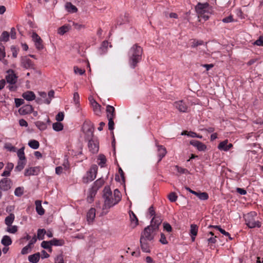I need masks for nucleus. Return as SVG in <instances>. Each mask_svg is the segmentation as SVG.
Instances as JSON below:
<instances>
[{
  "mask_svg": "<svg viewBox=\"0 0 263 263\" xmlns=\"http://www.w3.org/2000/svg\"><path fill=\"white\" fill-rule=\"evenodd\" d=\"M21 66L24 68L28 69L32 68L33 67V63L32 61L26 56L21 58Z\"/></svg>",
  "mask_w": 263,
  "mask_h": 263,
  "instance_id": "nucleus-10",
  "label": "nucleus"
},
{
  "mask_svg": "<svg viewBox=\"0 0 263 263\" xmlns=\"http://www.w3.org/2000/svg\"><path fill=\"white\" fill-rule=\"evenodd\" d=\"M54 91L53 90H51L48 92V98L44 100V103L49 104L51 102V99L54 97Z\"/></svg>",
  "mask_w": 263,
  "mask_h": 263,
  "instance_id": "nucleus-46",
  "label": "nucleus"
},
{
  "mask_svg": "<svg viewBox=\"0 0 263 263\" xmlns=\"http://www.w3.org/2000/svg\"><path fill=\"white\" fill-rule=\"evenodd\" d=\"M158 231L152 226L149 225L144 228L143 231L141 233L140 238L143 237L145 240L152 241L154 239L155 233Z\"/></svg>",
  "mask_w": 263,
  "mask_h": 263,
  "instance_id": "nucleus-4",
  "label": "nucleus"
},
{
  "mask_svg": "<svg viewBox=\"0 0 263 263\" xmlns=\"http://www.w3.org/2000/svg\"><path fill=\"white\" fill-rule=\"evenodd\" d=\"M257 213L255 212H251L244 215L246 224L251 229L260 228L261 223L259 220H256Z\"/></svg>",
  "mask_w": 263,
  "mask_h": 263,
  "instance_id": "nucleus-3",
  "label": "nucleus"
},
{
  "mask_svg": "<svg viewBox=\"0 0 263 263\" xmlns=\"http://www.w3.org/2000/svg\"><path fill=\"white\" fill-rule=\"evenodd\" d=\"M6 56L4 46L0 43V61L2 60Z\"/></svg>",
  "mask_w": 263,
  "mask_h": 263,
  "instance_id": "nucleus-51",
  "label": "nucleus"
},
{
  "mask_svg": "<svg viewBox=\"0 0 263 263\" xmlns=\"http://www.w3.org/2000/svg\"><path fill=\"white\" fill-rule=\"evenodd\" d=\"M4 147L10 152H14L16 151V148L10 143H6L5 144Z\"/></svg>",
  "mask_w": 263,
  "mask_h": 263,
  "instance_id": "nucleus-54",
  "label": "nucleus"
},
{
  "mask_svg": "<svg viewBox=\"0 0 263 263\" xmlns=\"http://www.w3.org/2000/svg\"><path fill=\"white\" fill-rule=\"evenodd\" d=\"M228 143V140H225L221 142L218 146V149L220 150L226 151V148H227Z\"/></svg>",
  "mask_w": 263,
  "mask_h": 263,
  "instance_id": "nucleus-49",
  "label": "nucleus"
},
{
  "mask_svg": "<svg viewBox=\"0 0 263 263\" xmlns=\"http://www.w3.org/2000/svg\"><path fill=\"white\" fill-rule=\"evenodd\" d=\"M46 233V232L44 229H39L37 232V238L39 240H42L44 239V235Z\"/></svg>",
  "mask_w": 263,
  "mask_h": 263,
  "instance_id": "nucleus-48",
  "label": "nucleus"
},
{
  "mask_svg": "<svg viewBox=\"0 0 263 263\" xmlns=\"http://www.w3.org/2000/svg\"><path fill=\"white\" fill-rule=\"evenodd\" d=\"M36 126L41 130H44L47 128V125L45 123L38 121L35 122Z\"/></svg>",
  "mask_w": 263,
  "mask_h": 263,
  "instance_id": "nucleus-42",
  "label": "nucleus"
},
{
  "mask_svg": "<svg viewBox=\"0 0 263 263\" xmlns=\"http://www.w3.org/2000/svg\"><path fill=\"white\" fill-rule=\"evenodd\" d=\"M190 144L195 147L199 151H205L206 149V146L199 141L192 140L190 141Z\"/></svg>",
  "mask_w": 263,
  "mask_h": 263,
  "instance_id": "nucleus-12",
  "label": "nucleus"
},
{
  "mask_svg": "<svg viewBox=\"0 0 263 263\" xmlns=\"http://www.w3.org/2000/svg\"><path fill=\"white\" fill-rule=\"evenodd\" d=\"M41 254L39 252H37L28 256V260L32 263H37L40 258Z\"/></svg>",
  "mask_w": 263,
  "mask_h": 263,
  "instance_id": "nucleus-25",
  "label": "nucleus"
},
{
  "mask_svg": "<svg viewBox=\"0 0 263 263\" xmlns=\"http://www.w3.org/2000/svg\"><path fill=\"white\" fill-rule=\"evenodd\" d=\"M50 244L52 246H62L64 245L65 241L62 239H57V238H53L52 239L50 240Z\"/></svg>",
  "mask_w": 263,
  "mask_h": 263,
  "instance_id": "nucleus-27",
  "label": "nucleus"
},
{
  "mask_svg": "<svg viewBox=\"0 0 263 263\" xmlns=\"http://www.w3.org/2000/svg\"><path fill=\"white\" fill-rule=\"evenodd\" d=\"M23 98L28 101H31L35 99V95L32 91H27L22 95Z\"/></svg>",
  "mask_w": 263,
  "mask_h": 263,
  "instance_id": "nucleus-20",
  "label": "nucleus"
},
{
  "mask_svg": "<svg viewBox=\"0 0 263 263\" xmlns=\"http://www.w3.org/2000/svg\"><path fill=\"white\" fill-rule=\"evenodd\" d=\"M63 125L60 122H57L52 124L53 129L57 132H60L63 130Z\"/></svg>",
  "mask_w": 263,
  "mask_h": 263,
  "instance_id": "nucleus-39",
  "label": "nucleus"
},
{
  "mask_svg": "<svg viewBox=\"0 0 263 263\" xmlns=\"http://www.w3.org/2000/svg\"><path fill=\"white\" fill-rule=\"evenodd\" d=\"M114 119H111L110 118V119H108V129L110 130H112L114 129Z\"/></svg>",
  "mask_w": 263,
  "mask_h": 263,
  "instance_id": "nucleus-61",
  "label": "nucleus"
},
{
  "mask_svg": "<svg viewBox=\"0 0 263 263\" xmlns=\"http://www.w3.org/2000/svg\"><path fill=\"white\" fill-rule=\"evenodd\" d=\"M24 147H23L20 148L17 152V155L19 158V160L26 161V157L24 154Z\"/></svg>",
  "mask_w": 263,
  "mask_h": 263,
  "instance_id": "nucleus-34",
  "label": "nucleus"
},
{
  "mask_svg": "<svg viewBox=\"0 0 263 263\" xmlns=\"http://www.w3.org/2000/svg\"><path fill=\"white\" fill-rule=\"evenodd\" d=\"M64 115L63 112H59L55 117V119L58 122H61L63 120Z\"/></svg>",
  "mask_w": 263,
  "mask_h": 263,
  "instance_id": "nucleus-59",
  "label": "nucleus"
},
{
  "mask_svg": "<svg viewBox=\"0 0 263 263\" xmlns=\"http://www.w3.org/2000/svg\"><path fill=\"white\" fill-rule=\"evenodd\" d=\"M41 247L45 249H50V246H51L50 244V240L49 241H43L41 245Z\"/></svg>",
  "mask_w": 263,
  "mask_h": 263,
  "instance_id": "nucleus-56",
  "label": "nucleus"
},
{
  "mask_svg": "<svg viewBox=\"0 0 263 263\" xmlns=\"http://www.w3.org/2000/svg\"><path fill=\"white\" fill-rule=\"evenodd\" d=\"M97 191L96 188L92 187L89 191V194L87 198V200L89 203H91L93 201L94 197L97 193Z\"/></svg>",
  "mask_w": 263,
  "mask_h": 263,
  "instance_id": "nucleus-26",
  "label": "nucleus"
},
{
  "mask_svg": "<svg viewBox=\"0 0 263 263\" xmlns=\"http://www.w3.org/2000/svg\"><path fill=\"white\" fill-rule=\"evenodd\" d=\"M129 213L132 222H135V224L133 227L134 228H135L138 224V219L136 215L135 214V213L133 211H130Z\"/></svg>",
  "mask_w": 263,
  "mask_h": 263,
  "instance_id": "nucleus-37",
  "label": "nucleus"
},
{
  "mask_svg": "<svg viewBox=\"0 0 263 263\" xmlns=\"http://www.w3.org/2000/svg\"><path fill=\"white\" fill-rule=\"evenodd\" d=\"M158 147V156L159 157L158 162L160 161L163 157L165 156L166 154V150L165 147L162 145H157Z\"/></svg>",
  "mask_w": 263,
  "mask_h": 263,
  "instance_id": "nucleus-23",
  "label": "nucleus"
},
{
  "mask_svg": "<svg viewBox=\"0 0 263 263\" xmlns=\"http://www.w3.org/2000/svg\"><path fill=\"white\" fill-rule=\"evenodd\" d=\"M14 167L12 163L9 162L5 167V171L2 174V176L8 177L10 175V172Z\"/></svg>",
  "mask_w": 263,
  "mask_h": 263,
  "instance_id": "nucleus-21",
  "label": "nucleus"
},
{
  "mask_svg": "<svg viewBox=\"0 0 263 263\" xmlns=\"http://www.w3.org/2000/svg\"><path fill=\"white\" fill-rule=\"evenodd\" d=\"M108 42L107 41H104L102 42L100 47L101 54H104L107 52Z\"/></svg>",
  "mask_w": 263,
  "mask_h": 263,
  "instance_id": "nucleus-44",
  "label": "nucleus"
},
{
  "mask_svg": "<svg viewBox=\"0 0 263 263\" xmlns=\"http://www.w3.org/2000/svg\"><path fill=\"white\" fill-rule=\"evenodd\" d=\"M14 101L16 107H20L24 103V100L22 99L15 98Z\"/></svg>",
  "mask_w": 263,
  "mask_h": 263,
  "instance_id": "nucleus-60",
  "label": "nucleus"
},
{
  "mask_svg": "<svg viewBox=\"0 0 263 263\" xmlns=\"http://www.w3.org/2000/svg\"><path fill=\"white\" fill-rule=\"evenodd\" d=\"M96 217V210L95 208L89 209L87 213V221L90 222H92Z\"/></svg>",
  "mask_w": 263,
  "mask_h": 263,
  "instance_id": "nucleus-24",
  "label": "nucleus"
},
{
  "mask_svg": "<svg viewBox=\"0 0 263 263\" xmlns=\"http://www.w3.org/2000/svg\"><path fill=\"white\" fill-rule=\"evenodd\" d=\"M209 6V5L208 3H205L203 4L198 3V4L195 7V10L196 12L198 13V16L200 14H203V13H206V11Z\"/></svg>",
  "mask_w": 263,
  "mask_h": 263,
  "instance_id": "nucleus-9",
  "label": "nucleus"
},
{
  "mask_svg": "<svg viewBox=\"0 0 263 263\" xmlns=\"http://www.w3.org/2000/svg\"><path fill=\"white\" fill-rule=\"evenodd\" d=\"M14 219V215L13 214H10L9 216L6 217L5 219V224L8 227L11 226Z\"/></svg>",
  "mask_w": 263,
  "mask_h": 263,
  "instance_id": "nucleus-33",
  "label": "nucleus"
},
{
  "mask_svg": "<svg viewBox=\"0 0 263 263\" xmlns=\"http://www.w3.org/2000/svg\"><path fill=\"white\" fill-rule=\"evenodd\" d=\"M163 228L164 230H166L168 232H170L172 230L171 226L167 222L163 223Z\"/></svg>",
  "mask_w": 263,
  "mask_h": 263,
  "instance_id": "nucleus-63",
  "label": "nucleus"
},
{
  "mask_svg": "<svg viewBox=\"0 0 263 263\" xmlns=\"http://www.w3.org/2000/svg\"><path fill=\"white\" fill-rule=\"evenodd\" d=\"M8 74L6 76L7 82L10 84H15L16 83L17 77L12 69L7 71Z\"/></svg>",
  "mask_w": 263,
  "mask_h": 263,
  "instance_id": "nucleus-7",
  "label": "nucleus"
},
{
  "mask_svg": "<svg viewBox=\"0 0 263 263\" xmlns=\"http://www.w3.org/2000/svg\"><path fill=\"white\" fill-rule=\"evenodd\" d=\"M9 34L7 31H4L0 36V42H7L9 39Z\"/></svg>",
  "mask_w": 263,
  "mask_h": 263,
  "instance_id": "nucleus-45",
  "label": "nucleus"
},
{
  "mask_svg": "<svg viewBox=\"0 0 263 263\" xmlns=\"http://www.w3.org/2000/svg\"><path fill=\"white\" fill-rule=\"evenodd\" d=\"M32 111L33 107L32 105L30 104L24 105L23 106L21 107L18 110L20 114L22 115L30 114L32 112Z\"/></svg>",
  "mask_w": 263,
  "mask_h": 263,
  "instance_id": "nucleus-15",
  "label": "nucleus"
},
{
  "mask_svg": "<svg viewBox=\"0 0 263 263\" xmlns=\"http://www.w3.org/2000/svg\"><path fill=\"white\" fill-rule=\"evenodd\" d=\"M12 181L10 179L4 178L0 180V190L3 191H7L11 189Z\"/></svg>",
  "mask_w": 263,
  "mask_h": 263,
  "instance_id": "nucleus-6",
  "label": "nucleus"
},
{
  "mask_svg": "<svg viewBox=\"0 0 263 263\" xmlns=\"http://www.w3.org/2000/svg\"><path fill=\"white\" fill-rule=\"evenodd\" d=\"M32 40L35 43V46L38 50H42L44 48L43 40L36 32H33L32 35Z\"/></svg>",
  "mask_w": 263,
  "mask_h": 263,
  "instance_id": "nucleus-8",
  "label": "nucleus"
},
{
  "mask_svg": "<svg viewBox=\"0 0 263 263\" xmlns=\"http://www.w3.org/2000/svg\"><path fill=\"white\" fill-rule=\"evenodd\" d=\"M174 105L180 112H185L188 111V106L182 100L175 102Z\"/></svg>",
  "mask_w": 263,
  "mask_h": 263,
  "instance_id": "nucleus-13",
  "label": "nucleus"
},
{
  "mask_svg": "<svg viewBox=\"0 0 263 263\" xmlns=\"http://www.w3.org/2000/svg\"><path fill=\"white\" fill-rule=\"evenodd\" d=\"M88 142V146L89 151L93 154L97 153L99 151V145L97 141L95 140H90Z\"/></svg>",
  "mask_w": 263,
  "mask_h": 263,
  "instance_id": "nucleus-14",
  "label": "nucleus"
},
{
  "mask_svg": "<svg viewBox=\"0 0 263 263\" xmlns=\"http://www.w3.org/2000/svg\"><path fill=\"white\" fill-rule=\"evenodd\" d=\"M65 8L70 13H74L78 11L77 7L70 2H68L65 4Z\"/></svg>",
  "mask_w": 263,
  "mask_h": 263,
  "instance_id": "nucleus-29",
  "label": "nucleus"
},
{
  "mask_svg": "<svg viewBox=\"0 0 263 263\" xmlns=\"http://www.w3.org/2000/svg\"><path fill=\"white\" fill-rule=\"evenodd\" d=\"M93 129H90L88 130H86L84 132V133L85 134V139L86 140L89 141L90 140H93Z\"/></svg>",
  "mask_w": 263,
  "mask_h": 263,
  "instance_id": "nucleus-31",
  "label": "nucleus"
},
{
  "mask_svg": "<svg viewBox=\"0 0 263 263\" xmlns=\"http://www.w3.org/2000/svg\"><path fill=\"white\" fill-rule=\"evenodd\" d=\"M97 169L98 167L96 165H92L86 176L83 177V182L84 183H87L93 180L96 177Z\"/></svg>",
  "mask_w": 263,
  "mask_h": 263,
  "instance_id": "nucleus-5",
  "label": "nucleus"
},
{
  "mask_svg": "<svg viewBox=\"0 0 263 263\" xmlns=\"http://www.w3.org/2000/svg\"><path fill=\"white\" fill-rule=\"evenodd\" d=\"M32 249V247L30 246V245H27L26 246L24 247L22 251L21 254L23 255L27 254L30 252H31Z\"/></svg>",
  "mask_w": 263,
  "mask_h": 263,
  "instance_id": "nucleus-53",
  "label": "nucleus"
},
{
  "mask_svg": "<svg viewBox=\"0 0 263 263\" xmlns=\"http://www.w3.org/2000/svg\"><path fill=\"white\" fill-rule=\"evenodd\" d=\"M168 198L171 202H175L177 200V196L175 193L172 192L168 195Z\"/></svg>",
  "mask_w": 263,
  "mask_h": 263,
  "instance_id": "nucleus-55",
  "label": "nucleus"
},
{
  "mask_svg": "<svg viewBox=\"0 0 263 263\" xmlns=\"http://www.w3.org/2000/svg\"><path fill=\"white\" fill-rule=\"evenodd\" d=\"M54 263H64L63 256L62 254L58 255L55 258Z\"/></svg>",
  "mask_w": 263,
  "mask_h": 263,
  "instance_id": "nucleus-57",
  "label": "nucleus"
},
{
  "mask_svg": "<svg viewBox=\"0 0 263 263\" xmlns=\"http://www.w3.org/2000/svg\"><path fill=\"white\" fill-rule=\"evenodd\" d=\"M162 219L159 216H154L151 221V226L155 229L159 230V226L162 222Z\"/></svg>",
  "mask_w": 263,
  "mask_h": 263,
  "instance_id": "nucleus-16",
  "label": "nucleus"
},
{
  "mask_svg": "<svg viewBox=\"0 0 263 263\" xmlns=\"http://www.w3.org/2000/svg\"><path fill=\"white\" fill-rule=\"evenodd\" d=\"M126 21L127 18L125 15L121 16L119 19L117 20L116 27H117V25H121L124 24Z\"/></svg>",
  "mask_w": 263,
  "mask_h": 263,
  "instance_id": "nucleus-52",
  "label": "nucleus"
},
{
  "mask_svg": "<svg viewBox=\"0 0 263 263\" xmlns=\"http://www.w3.org/2000/svg\"><path fill=\"white\" fill-rule=\"evenodd\" d=\"M6 231L10 233L14 234L17 231V227L16 226H11V227H8Z\"/></svg>",
  "mask_w": 263,
  "mask_h": 263,
  "instance_id": "nucleus-58",
  "label": "nucleus"
},
{
  "mask_svg": "<svg viewBox=\"0 0 263 263\" xmlns=\"http://www.w3.org/2000/svg\"><path fill=\"white\" fill-rule=\"evenodd\" d=\"M24 194V187H17L15 189L14 195L17 197H21Z\"/></svg>",
  "mask_w": 263,
  "mask_h": 263,
  "instance_id": "nucleus-47",
  "label": "nucleus"
},
{
  "mask_svg": "<svg viewBox=\"0 0 263 263\" xmlns=\"http://www.w3.org/2000/svg\"><path fill=\"white\" fill-rule=\"evenodd\" d=\"M99 160H100V162L98 163L101 167H103L106 163V159L105 156L104 155L101 154L99 156Z\"/></svg>",
  "mask_w": 263,
  "mask_h": 263,
  "instance_id": "nucleus-50",
  "label": "nucleus"
},
{
  "mask_svg": "<svg viewBox=\"0 0 263 263\" xmlns=\"http://www.w3.org/2000/svg\"><path fill=\"white\" fill-rule=\"evenodd\" d=\"M198 232V227L196 224H191L190 234L192 236V241H194L195 237L197 235Z\"/></svg>",
  "mask_w": 263,
  "mask_h": 263,
  "instance_id": "nucleus-28",
  "label": "nucleus"
},
{
  "mask_svg": "<svg viewBox=\"0 0 263 263\" xmlns=\"http://www.w3.org/2000/svg\"><path fill=\"white\" fill-rule=\"evenodd\" d=\"M12 242L11 238L7 235H5L3 236L1 240V243L5 247H7L11 245Z\"/></svg>",
  "mask_w": 263,
  "mask_h": 263,
  "instance_id": "nucleus-30",
  "label": "nucleus"
},
{
  "mask_svg": "<svg viewBox=\"0 0 263 263\" xmlns=\"http://www.w3.org/2000/svg\"><path fill=\"white\" fill-rule=\"evenodd\" d=\"M40 168L39 167H30L25 170L24 175L26 176L37 175L40 172Z\"/></svg>",
  "mask_w": 263,
  "mask_h": 263,
  "instance_id": "nucleus-18",
  "label": "nucleus"
},
{
  "mask_svg": "<svg viewBox=\"0 0 263 263\" xmlns=\"http://www.w3.org/2000/svg\"><path fill=\"white\" fill-rule=\"evenodd\" d=\"M106 111L107 112V119H110V118H111V119H114L115 118V109L113 106L110 105H107L106 106Z\"/></svg>",
  "mask_w": 263,
  "mask_h": 263,
  "instance_id": "nucleus-19",
  "label": "nucleus"
},
{
  "mask_svg": "<svg viewBox=\"0 0 263 263\" xmlns=\"http://www.w3.org/2000/svg\"><path fill=\"white\" fill-rule=\"evenodd\" d=\"M254 44L257 46H263V36H260L258 39L254 42Z\"/></svg>",
  "mask_w": 263,
  "mask_h": 263,
  "instance_id": "nucleus-64",
  "label": "nucleus"
},
{
  "mask_svg": "<svg viewBox=\"0 0 263 263\" xmlns=\"http://www.w3.org/2000/svg\"><path fill=\"white\" fill-rule=\"evenodd\" d=\"M182 135H187L189 137H197L200 139H201L202 138V136L201 135H199L197 134L196 133H194L193 132H188L187 131H184L181 134Z\"/></svg>",
  "mask_w": 263,
  "mask_h": 263,
  "instance_id": "nucleus-35",
  "label": "nucleus"
},
{
  "mask_svg": "<svg viewBox=\"0 0 263 263\" xmlns=\"http://www.w3.org/2000/svg\"><path fill=\"white\" fill-rule=\"evenodd\" d=\"M142 48L137 44L134 45L128 52V63L131 68L134 69L141 61Z\"/></svg>",
  "mask_w": 263,
  "mask_h": 263,
  "instance_id": "nucleus-2",
  "label": "nucleus"
},
{
  "mask_svg": "<svg viewBox=\"0 0 263 263\" xmlns=\"http://www.w3.org/2000/svg\"><path fill=\"white\" fill-rule=\"evenodd\" d=\"M104 183V180L101 178H100L95 182L94 184L92 187L93 188H96V190L98 191L99 189L103 185Z\"/></svg>",
  "mask_w": 263,
  "mask_h": 263,
  "instance_id": "nucleus-36",
  "label": "nucleus"
},
{
  "mask_svg": "<svg viewBox=\"0 0 263 263\" xmlns=\"http://www.w3.org/2000/svg\"><path fill=\"white\" fill-rule=\"evenodd\" d=\"M82 128L83 132L94 129L93 124L90 121H85L83 124Z\"/></svg>",
  "mask_w": 263,
  "mask_h": 263,
  "instance_id": "nucleus-32",
  "label": "nucleus"
},
{
  "mask_svg": "<svg viewBox=\"0 0 263 263\" xmlns=\"http://www.w3.org/2000/svg\"><path fill=\"white\" fill-rule=\"evenodd\" d=\"M148 240H145L142 238H140V246L142 250L146 253H149L151 252L149 249V246L148 243L147 242Z\"/></svg>",
  "mask_w": 263,
  "mask_h": 263,
  "instance_id": "nucleus-17",
  "label": "nucleus"
},
{
  "mask_svg": "<svg viewBox=\"0 0 263 263\" xmlns=\"http://www.w3.org/2000/svg\"><path fill=\"white\" fill-rule=\"evenodd\" d=\"M93 111L95 114L98 116H100L101 114V105L97 102H95V104L92 105Z\"/></svg>",
  "mask_w": 263,
  "mask_h": 263,
  "instance_id": "nucleus-43",
  "label": "nucleus"
},
{
  "mask_svg": "<svg viewBox=\"0 0 263 263\" xmlns=\"http://www.w3.org/2000/svg\"><path fill=\"white\" fill-rule=\"evenodd\" d=\"M185 189L190 193L197 196L200 200H207L209 198L208 194L206 192H197L192 190L190 187L187 186L185 187Z\"/></svg>",
  "mask_w": 263,
  "mask_h": 263,
  "instance_id": "nucleus-11",
  "label": "nucleus"
},
{
  "mask_svg": "<svg viewBox=\"0 0 263 263\" xmlns=\"http://www.w3.org/2000/svg\"><path fill=\"white\" fill-rule=\"evenodd\" d=\"M28 145L34 149H36L39 147V142L35 140H31L28 142Z\"/></svg>",
  "mask_w": 263,
  "mask_h": 263,
  "instance_id": "nucleus-38",
  "label": "nucleus"
},
{
  "mask_svg": "<svg viewBox=\"0 0 263 263\" xmlns=\"http://www.w3.org/2000/svg\"><path fill=\"white\" fill-rule=\"evenodd\" d=\"M26 164V161L18 160L17 164L15 167V171L16 172H21L24 167Z\"/></svg>",
  "mask_w": 263,
  "mask_h": 263,
  "instance_id": "nucleus-40",
  "label": "nucleus"
},
{
  "mask_svg": "<svg viewBox=\"0 0 263 263\" xmlns=\"http://www.w3.org/2000/svg\"><path fill=\"white\" fill-rule=\"evenodd\" d=\"M36 206V211L37 214L41 216L43 215L45 213V210L42 206V203L41 200H36L35 202Z\"/></svg>",
  "mask_w": 263,
  "mask_h": 263,
  "instance_id": "nucleus-22",
  "label": "nucleus"
},
{
  "mask_svg": "<svg viewBox=\"0 0 263 263\" xmlns=\"http://www.w3.org/2000/svg\"><path fill=\"white\" fill-rule=\"evenodd\" d=\"M85 71V70L80 69L77 66L74 67V72L76 74L78 73L80 75H82L84 73Z\"/></svg>",
  "mask_w": 263,
  "mask_h": 263,
  "instance_id": "nucleus-62",
  "label": "nucleus"
},
{
  "mask_svg": "<svg viewBox=\"0 0 263 263\" xmlns=\"http://www.w3.org/2000/svg\"><path fill=\"white\" fill-rule=\"evenodd\" d=\"M103 197L104 199V203L103 209H108L117 204L121 199V195L118 189L114 191V195L108 186H106L103 190Z\"/></svg>",
  "mask_w": 263,
  "mask_h": 263,
  "instance_id": "nucleus-1",
  "label": "nucleus"
},
{
  "mask_svg": "<svg viewBox=\"0 0 263 263\" xmlns=\"http://www.w3.org/2000/svg\"><path fill=\"white\" fill-rule=\"evenodd\" d=\"M69 29L70 27L68 25H63L58 29V32L60 35H63L67 32Z\"/></svg>",
  "mask_w": 263,
  "mask_h": 263,
  "instance_id": "nucleus-41",
  "label": "nucleus"
}]
</instances>
